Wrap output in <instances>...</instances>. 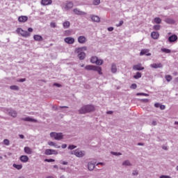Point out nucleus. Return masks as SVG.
<instances>
[{"mask_svg": "<svg viewBox=\"0 0 178 178\" xmlns=\"http://www.w3.org/2000/svg\"><path fill=\"white\" fill-rule=\"evenodd\" d=\"M134 70H144V67H142L141 65H136L133 67Z\"/></svg>", "mask_w": 178, "mask_h": 178, "instance_id": "5701e85b", "label": "nucleus"}, {"mask_svg": "<svg viewBox=\"0 0 178 178\" xmlns=\"http://www.w3.org/2000/svg\"><path fill=\"white\" fill-rule=\"evenodd\" d=\"M41 5H42V6H47L48 5H52V0H42Z\"/></svg>", "mask_w": 178, "mask_h": 178, "instance_id": "ddd939ff", "label": "nucleus"}, {"mask_svg": "<svg viewBox=\"0 0 178 178\" xmlns=\"http://www.w3.org/2000/svg\"><path fill=\"white\" fill-rule=\"evenodd\" d=\"M87 51V47H82L75 49V52H83Z\"/></svg>", "mask_w": 178, "mask_h": 178, "instance_id": "cd10ccee", "label": "nucleus"}, {"mask_svg": "<svg viewBox=\"0 0 178 178\" xmlns=\"http://www.w3.org/2000/svg\"><path fill=\"white\" fill-rule=\"evenodd\" d=\"M50 26L53 29H55V27H56V24L55 22H51Z\"/></svg>", "mask_w": 178, "mask_h": 178, "instance_id": "603ef678", "label": "nucleus"}, {"mask_svg": "<svg viewBox=\"0 0 178 178\" xmlns=\"http://www.w3.org/2000/svg\"><path fill=\"white\" fill-rule=\"evenodd\" d=\"M13 168H15V169H17V170H20L23 166L22 165L13 164Z\"/></svg>", "mask_w": 178, "mask_h": 178, "instance_id": "4c0bfd02", "label": "nucleus"}, {"mask_svg": "<svg viewBox=\"0 0 178 178\" xmlns=\"http://www.w3.org/2000/svg\"><path fill=\"white\" fill-rule=\"evenodd\" d=\"M161 51L163 52H164V54H170V52H172V51H170V49H165V48H161Z\"/></svg>", "mask_w": 178, "mask_h": 178, "instance_id": "e433bc0d", "label": "nucleus"}, {"mask_svg": "<svg viewBox=\"0 0 178 178\" xmlns=\"http://www.w3.org/2000/svg\"><path fill=\"white\" fill-rule=\"evenodd\" d=\"M24 151L25 154H28L29 155H31V154H33V149L29 147H25Z\"/></svg>", "mask_w": 178, "mask_h": 178, "instance_id": "6ab92c4d", "label": "nucleus"}, {"mask_svg": "<svg viewBox=\"0 0 178 178\" xmlns=\"http://www.w3.org/2000/svg\"><path fill=\"white\" fill-rule=\"evenodd\" d=\"M98 165H102V166H104V165H105V163H98L97 164V166H98Z\"/></svg>", "mask_w": 178, "mask_h": 178, "instance_id": "0e129e2a", "label": "nucleus"}, {"mask_svg": "<svg viewBox=\"0 0 178 178\" xmlns=\"http://www.w3.org/2000/svg\"><path fill=\"white\" fill-rule=\"evenodd\" d=\"M73 12L75 15H78L79 16H86L87 13L80 10L79 8H74Z\"/></svg>", "mask_w": 178, "mask_h": 178, "instance_id": "0eeeda50", "label": "nucleus"}, {"mask_svg": "<svg viewBox=\"0 0 178 178\" xmlns=\"http://www.w3.org/2000/svg\"><path fill=\"white\" fill-rule=\"evenodd\" d=\"M10 88V90H13L14 91H19V86L16 85L11 86Z\"/></svg>", "mask_w": 178, "mask_h": 178, "instance_id": "f704fd0d", "label": "nucleus"}, {"mask_svg": "<svg viewBox=\"0 0 178 178\" xmlns=\"http://www.w3.org/2000/svg\"><path fill=\"white\" fill-rule=\"evenodd\" d=\"M141 102H145V103H147V102H149V99H140Z\"/></svg>", "mask_w": 178, "mask_h": 178, "instance_id": "864d4df0", "label": "nucleus"}, {"mask_svg": "<svg viewBox=\"0 0 178 178\" xmlns=\"http://www.w3.org/2000/svg\"><path fill=\"white\" fill-rule=\"evenodd\" d=\"M103 63H104V60L97 58V60L96 61V63H95V64H96L97 66H101Z\"/></svg>", "mask_w": 178, "mask_h": 178, "instance_id": "c9c22d12", "label": "nucleus"}, {"mask_svg": "<svg viewBox=\"0 0 178 178\" xmlns=\"http://www.w3.org/2000/svg\"><path fill=\"white\" fill-rule=\"evenodd\" d=\"M88 168L89 170H94L95 169V163L92 161L88 163Z\"/></svg>", "mask_w": 178, "mask_h": 178, "instance_id": "f3484780", "label": "nucleus"}, {"mask_svg": "<svg viewBox=\"0 0 178 178\" xmlns=\"http://www.w3.org/2000/svg\"><path fill=\"white\" fill-rule=\"evenodd\" d=\"M136 95H143L144 97H149V95L147 94V93H143V92H140V93H137Z\"/></svg>", "mask_w": 178, "mask_h": 178, "instance_id": "de8ad7c7", "label": "nucleus"}, {"mask_svg": "<svg viewBox=\"0 0 178 178\" xmlns=\"http://www.w3.org/2000/svg\"><path fill=\"white\" fill-rule=\"evenodd\" d=\"M151 37L154 40H158L159 38V33L156 31H153L151 33Z\"/></svg>", "mask_w": 178, "mask_h": 178, "instance_id": "dca6fc26", "label": "nucleus"}, {"mask_svg": "<svg viewBox=\"0 0 178 178\" xmlns=\"http://www.w3.org/2000/svg\"><path fill=\"white\" fill-rule=\"evenodd\" d=\"M74 4L72 1H65L62 4V8L64 9V10H70V9H72L73 8Z\"/></svg>", "mask_w": 178, "mask_h": 178, "instance_id": "39448f33", "label": "nucleus"}, {"mask_svg": "<svg viewBox=\"0 0 178 178\" xmlns=\"http://www.w3.org/2000/svg\"><path fill=\"white\" fill-rule=\"evenodd\" d=\"M44 162H55V160L54 159H46Z\"/></svg>", "mask_w": 178, "mask_h": 178, "instance_id": "09e8293b", "label": "nucleus"}, {"mask_svg": "<svg viewBox=\"0 0 178 178\" xmlns=\"http://www.w3.org/2000/svg\"><path fill=\"white\" fill-rule=\"evenodd\" d=\"M62 163H63V165H67L68 163H67V161H63Z\"/></svg>", "mask_w": 178, "mask_h": 178, "instance_id": "774afa93", "label": "nucleus"}, {"mask_svg": "<svg viewBox=\"0 0 178 178\" xmlns=\"http://www.w3.org/2000/svg\"><path fill=\"white\" fill-rule=\"evenodd\" d=\"M165 23H168V24H175V22L172 18H166L165 19Z\"/></svg>", "mask_w": 178, "mask_h": 178, "instance_id": "393cba45", "label": "nucleus"}, {"mask_svg": "<svg viewBox=\"0 0 178 178\" xmlns=\"http://www.w3.org/2000/svg\"><path fill=\"white\" fill-rule=\"evenodd\" d=\"M78 42L79 44H85V42H87V38L84 36H79L78 38Z\"/></svg>", "mask_w": 178, "mask_h": 178, "instance_id": "2eb2a0df", "label": "nucleus"}, {"mask_svg": "<svg viewBox=\"0 0 178 178\" xmlns=\"http://www.w3.org/2000/svg\"><path fill=\"white\" fill-rule=\"evenodd\" d=\"M16 31L17 34H20L22 37H30V33H33V28H29L28 31L23 30L22 28H17Z\"/></svg>", "mask_w": 178, "mask_h": 178, "instance_id": "f03ea898", "label": "nucleus"}, {"mask_svg": "<svg viewBox=\"0 0 178 178\" xmlns=\"http://www.w3.org/2000/svg\"><path fill=\"white\" fill-rule=\"evenodd\" d=\"M111 72L112 73H116V72H118V68L115 63L111 64Z\"/></svg>", "mask_w": 178, "mask_h": 178, "instance_id": "c756f323", "label": "nucleus"}, {"mask_svg": "<svg viewBox=\"0 0 178 178\" xmlns=\"http://www.w3.org/2000/svg\"><path fill=\"white\" fill-rule=\"evenodd\" d=\"M3 144H4V145H9V144H10L9 140H8V139H4V140H3Z\"/></svg>", "mask_w": 178, "mask_h": 178, "instance_id": "c03bdc74", "label": "nucleus"}, {"mask_svg": "<svg viewBox=\"0 0 178 178\" xmlns=\"http://www.w3.org/2000/svg\"><path fill=\"white\" fill-rule=\"evenodd\" d=\"M54 86L55 87H58V88L62 87V85H60V83H54Z\"/></svg>", "mask_w": 178, "mask_h": 178, "instance_id": "5fc2aeb1", "label": "nucleus"}, {"mask_svg": "<svg viewBox=\"0 0 178 178\" xmlns=\"http://www.w3.org/2000/svg\"><path fill=\"white\" fill-rule=\"evenodd\" d=\"M154 22L156 24H161V23H162V19L159 17H156L154 19Z\"/></svg>", "mask_w": 178, "mask_h": 178, "instance_id": "473e14b6", "label": "nucleus"}, {"mask_svg": "<svg viewBox=\"0 0 178 178\" xmlns=\"http://www.w3.org/2000/svg\"><path fill=\"white\" fill-rule=\"evenodd\" d=\"M101 3V0H93L92 4L95 6L99 5Z\"/></svg>", "mask_w": 178, "mask_h": 178, "instance_id": "ea45409f", "label": "nucleus"}, {"mask_svg": "<svg viewBox=\"0 0 178 178\" xmlns=\"http://www.w3.org/2000/svg\"><path fill=\"white\" fill-rule=\"evenodd\" d=\"M97 60H98V58L97 56H92L90 59L91 63H97Z\"/></svg>", "mask_w": 178, "mask_h": 178, "instance_id": "72a5a7b5", "label": "nucleus"}, {"mask_svg": "<svg viewBox=\"0 0 178 178\" xmlns=\"http://www.w3.org/2000/svg\"><path fill=\"white\" fill-rule=\"evenodd\" d=\"M165 79L167 80V81H172V78L170 75H165Z\"/></svg>", "mask_w": 178, "mask_h": 178, "instance_id": "a19ab883", "label": "nucleus"}, {"mask_svg": "<svg viewBox=\"0 0 178 178\" xmlns=\"http://www.w3.org/2000/svg\"><path fill=\"white\" fill-rule=\"evenodd\" d=\"M149 52V49H144L140 51V56H143V55H146V56H151V53Z\"/></svg>", "mask_w": 178, "mask_h": 178, "instance_id": "1a4fd4ad", "label": "nucleus"}, {"mask_svg": "<svg viewBox=\"0 0 178 178\" xmlns=\"http://www.w3.org/2000/svg\"><path fill=\"white\" fill-rule=\"evenodd\" d=\"M153 29H154V30H160V29H161V25H154V26H153Z\"/></svg>", "mask_w": 178, "mask_h": 178, "instance_id": "49530a36", "label": "nucleus"}, {"mask_svg": "<svg viewBox=\"0 0 178 178\" xmlns=\"http://www.w3.org/2000/svg\"><path fill=\"white\" fill-rule=\"evenodd\" d=\"M64 41L67 44H74V38H70V37L65 38L64 39Z\"/></svg>", "mask_w": 178, "mask_h": 178, "instance_id": "f8f14e48", "label": "nucleus"}, {"mask_svg": "<svg viewBox=\"0 0 178 178\" xmlns=\"http://www.w3.org/2000/svg\"><path fill=\"white\" fill-rule=\"evenodd\" d=\"M95 72H97L98 74H102V68L96 65Z\"/></svg>", "mask_w": 178, "mask_h": 178, "instance_id": "c85d7f7f", "label": "nucleus"}, {"mask_svg": "<svg viewBox=\"0 0 178 178\" xmlns=\"http://www.w3.org/2000/svg\"><path fill=\"white\" fill-rule=\"evenodd\" d=\"M19 81V83H24V81H26V79H20Z\"/></svg>", "mask_w": 178, "mask_h": 178, "instance_id": "bf43d9fd", "label": "nucleus"}, {"mask_svg": "<svg viewBox=\"0 0 178 178\" xmlns=\"http://www.w3.org/2000/svg\"><path fill=\"white\" fill-rule=\"evenodd\" d=\"M168 41L170 42H175V41H177V35H172L168 38Z\"/></svg>", "mask_w": 178, "mask_h": 178, "instance_id": "a211bd4d", "label": "nucleus"}, {"mask_svg": "<svg viewBox=\"0 0 178 178\" xmlns=\"http://www.w3.org/2000/svg\"><path fill=\"white\" fill-rule=\"evenodd\" d=\"M122 166H133V164L129 160L122 162Z\"/></svg>", "mask_w": 178, "mask_h": 178, "instance_id": "bb28decb", "label": "nucleus"}, {"mask_svg": "<svg viewBox=\"0 0 178 178\" xmlns=\"http://www.w3.org/2000/svg\"><path fill=\"white\" fill-rule=\"evenodd\" d=\"M71 155H75L77 158H83L86 156V152L76 149L71 152Z\"/></svg>", "mask_w": 178, "mask_h": 178, "instance_id": "7ed1b4c3", "label": "nucleus"}, {"mask_svg": "<svg viewBox=\"0 0 178 178\" xmlns=\"http://www.w3.org/2000/svg\"><path fill=\"white\" fill-rule=\"evenodd\" d=\"M134 78H135L136 79H141L140 72H136V74L134 76Z\"/></svg>", "mask_w": 178, "mask_h": 178, "instance_id": "58836bf2", "label": "nucleus"}, {"mask_svg": "<svg viewBox=\"0 0 178 178\" xmlns=\"http://www.w3.org/2000/svg\"><path fill=\"white\" fill-rule=\"evenodd\" d=\"M33 39L35 40V41H42V40H44L42 38V36H41L40 35H35L33 36Z\"/></svg>", "mask_w": 178, "mask_h": 178, "instance_id": "a878e982", "label": "nucleus"}, {"mask_svg": "<svg viewBox=\"0 0 178 178\" xmlns=\"http://www.w3.org/2000/svg\"><path fill=\"white\" fill-rule=\"evenodd\" d=\"M152 126H156V121H152Z\"/></svg>", "mask_w": 178, "mask_h": 178, "instance_id": "e2e57ef3", "label": "nucleus"}, {"mask_svg": "<svg viewBox=\"0 0 178 178\" xmlns=\"http://www.w3.org/2000/svg\"><path fill=\"white\" fill-rule=\"evenodd\" d=\"M96 65H89L85 67L86 70H93L95 72Z\"/></svg>", "mask_w": 178, "mask_h": 178, "instance_id": "4be33fe9", "label": "nucleus"}, {"mask_svg": "<svg viewBox=\"0 0 178 178\" xmlns=\"http://www.w3.org/2000/svg\"><path fill=\"white\" fill-rule=\"evenodd\" d=\"M131 88H132L133 90H136V89L137 88V84L133 83V84L131 86Z\"/></svg>", "mask_w": 178, "mask_h": 178, "instance_id": "3c124183", "label": "nucleus"}, {"mask_svg": "<svg viewBox=\"0 0 178 178\" xmlns=\"http://www.w3.org/2000/svg\"><path fill=\"white\" fill-rule=\"evenodd\" d=\"M165 108H166L165 105H160V109H161V111H164Z\"/></svg>", "mask_w": 178, "mask_h": 178, "instance_id": "4d7b16f0", "label": "nucleus"}, {"mask_svg": "<svg viewBox=\"0 0 178 178\" xmlns=\"http://www.w3.org/2000/svg\"><path fill=\"white\" fill-rule=\"evenodd\" d=\"M112 155H115V156H119L122 155V153L120 152H111Z\"/></svg>", "mask_w": 178, "mask_h": 178, "instance_id": "79ce46f5", "label": "nucleus"}, {"mask_svg": "<svg viewBox=\"0 0 178 178\" xmlns=\"http://www.w3.org/2000/svg\"><path fill=\"white\" fill-rule=\"evenodd\" d=\"M29 20V17H27V16H20L18 18V22H19V23H26V21Z\"/></svg>", "mask_w": 178, "mask_h": 178, "instance_id": "4468645a", "label": "nucleus"}, {"mask_svg": "<svg viewBox=\"0 0 178 178\" xmlns=\"http://www.w3.org/2000/svg\"><path fill=\"white\" fill-rule=\"evenodd\" d=\"M150 66H151V67H153V69H158V67L161 68V67H163L162 63H159V64L153 63V64L150 65Z\"/></svg>", "mask_w": 178, "mask_h": 178, "instance_id": "412c9836", "label": "nucleus"}, {"mask_svg": "<svg viewBox=\"0 0 178 178\" xmlns=\"http://www.w3.org/2000/svg\"><path fill=\"white\" fill-rule=\"evenodd\" d=\"M154 106L155 108H159L161 106V104H159V103H156L154 104Z\"/></svg>", "mask_w": 178, "mask_h": 178, "instance_id": "13d9d810", "label": "nucleus"}, {"mask_svg": "<svg viewBox=\"0 0 178 178\" xmlns=\"http://www.w3.org/2000/svg\"><path fill=\"white\" fill-rule=\"evenodd\" d=\"M78 54V58L80 60H84L86 58V53L84 51L75 52Z\"/></svg>", "mask_w": 178, "mask_h": 178, "instance_id": "9b49d317", "label": "nucleus"}, {"mask_svg": "<svg viewBox=\"0 0 178 178\" xmlns=\"http://www.w3.org/2000/svg\"><path fill=\"white\" fill-rule=\"evenodd\" d=\"M160 178H172V177L169 175H161L160 176Z\"/></svg>", "mask_w": 178, "mask_h": 178, "instance_id": "6e6d98bb", "label": "nucleus"}, {"mask_svg": "<svg viewBox=\"0 0 178 178\" xmlns=\"http://www.w3.org/2000/svg\"><path fill=\"white\" fill-rule=\"evenodd\" d=\"M44 154L45 155H58V152L52 149H47Z\"/></svg>", "mask_w": 178, "mask_h": 178, "instance_id": "6e6552de", "label": "nucleus"}, {"mask_svg": "<svg viewBox=\"0 0 178 178\" xmlns=\"http://www.w3.org/2000/svg\"><path fill=\"white\" fill-rule=\"evenodd\" d=\"M108 31H113V27H108Z\"/></svg>", "mask_w": 178, "mask_h": 178, "instance_id": "052dcab7", "label": "nucleus"}, {"mask_svg": "<svg viewBox=\"0 0 178 178\" xmlns=\"http://www.w3.org/2000/svg\"><path fill=\"white\" fill-rule=\"evenodd\" d=\"M112 113H113V111H108L107 112L108 115H112Z\"/></svg>", "mask_w": 178, "mask_h": 178, "instance_id": "338daca9", "label": "nucleus"}, {"mask_svg": "<svg viewBox=\"0 0 178 178\" xmlns=\"http://www.w3.org/2000/svg\"><path fill=\"white\" fill-rule=\"evenodd\" d=\"M3 111L6 113H8V115H10V116H12L13 118H16V116H17V113L16 112V111L12 108H4Z\"/></svg>", "mask_w": 178, "mask_h": 178, "instance_id": "423d86ee", "label": "nucleus"}, {"mask_svg": "<svg viewBox=\"0 0 178 178\" xmlns=\"http://www.w3.org/2000/svg\"><path fill=\"white\" fill-rule=\"evenodd\" d=\"M91 19H92V22H96V23H99V22H100V20H101L99 17H98L97 15H92Z\"/></svg>", "mask_w": 178, "mask_h": 178, "instance_id": "aec40b11", "label": "nucleus"}, {"mask_svg": "<svg viewBox=\"0 0 178 178\" xmlns=\"http://www.w3.org/2000/svg\"><path fill=\"white\" fill-rule=\"evenodd\" d=\"M20 161L21 162H29V156H26V155H23L20 156Z\"/></svg>", "mask_w": 178, "mask_h": 178, "instance_id": "b1692460", "label": "nucleus"}, {"mask_svg": "<svg viewBox=\"0 0 178 178\" xmlns=\"http://www.w3.org/2000/svg\"><path fill=\"white\" fill-rule=\"evenodd\" d=\"M19 138H22V139H23V138H24V135H19Z\"/></svg>", "mask_w": 178, "mask_h": 178, "instance_id": "69168bd1", "label": "nucleus"}, {"mask_svg": "<svg viewBox=\"0 0 178 178\" xmlns=\"http://www.w3.org/2000/svg\"><path fill=\"white\" fill-rule=\"evenodd\" d=\"M74 148H77V146L76 145H70L69 147H68V149H74Z\"/></svg>", "mask_w": 178, "mask_h": 178, "instance_id": "a18cd8bd", "label": "nucleus"}, {"mask_svg": "<svg viewBox=\"0 0 178 178\" xmlns=\"http://www.w3.org/2000/svg\"><path fill=\"white\" fill-rule=\"evenodd\" d=\"M66 147H67V145H66V144H63L61 145V148H63V149L66 148Z\"/></svg>", "mask_w": 178, "mask_h": 178, "instance_id": "680f3d73", "label": "nucleus"}, {"mask_svg": "<svg viewBox=\"0 0 178 178\" xmlns=\"http://www.w3.org/2000/svg\"><path fill=\"white\" fill-rule=\"evenodd\" d=\"M95 111V107L92 105H85L83 106L79 110V113L80 115H85V113H90Z\"/></svg>", "mask_w": 178, "mask_h": 178, "instance_id": "f257e3e1", "label": "nucleus"}, {"mask_svg": "<svg viewBox=\"0 0 178 178\" xmlns=\"http://www.w3.org/2000/svg\"><path fill=\"white\" fill-rule=\"evenodd\" d=\"M63 26L64 29H69L70 27V22L69 21H65L63 24Z\"/></svg>", "mask_w": 178, "mask_h": 178, "instance_id": "2f4dec72", "label": "nucleus"}, {"mask_svg": "<svg viewBox=\"0 0 178 178\" xmlns=\"http://www.w3.org/2000/svg\"><path fill=\"white\" fill-rule=\"evenodd\" d=\"M48 145H50L51 147H55V148H60V146H58V145H56V143H55L52 141L48 142Z\"/></svg>", "mask_w": 178, "mask_h": 178, "instance_id": "7c9ffc66", "label": "nucleus"}, {"mask_svg": "<svg viewBox=\"0 0 178 178\" xmlns=\"http://www.w3.org/2000/svg\"><path fill=\"white\" fill-rule=\"evenodd\" d=\"M50 137L51 138H54V139L57 140L58 141H60V140H63V134L51 132V133H50Z\"/></svg>", "mask_w": 178, "mask_h": 178, "instance_id": "20e7f679", "label": "nucleus"}, {"mask_svg": "<svg viewBox=\"0 0 178 178\" xmlns=\"http://www.w3.org/2000/svg\"><path fill=\"white\" fill-rule=\"evenodd\" d=\"M138 170H134L132 171V176H138Z\"/></svg>", "mask_w": 178, "mask_h": 178, "instance_id": "37998d69", "label": "nucleus"}, {"mask_svg": "<svg viewBox=\"0 0 178 178\" xmlns=\"http://www.w3.org/2000/svg\"><path fill=\"white\" fill-rule=\"evenodd\" d=\"M121 26H123V20L120 21L119 24H116V27H120Z\"/></svg>", "mask_w": 178, "mask_h": 178, "instance_id": "8fccbe9b", "label": "nucleus"}, {"mask_svg": "<svg viewBox=\"0 0 178 178\" xmlns=\"http://www.w3.org/2000/svg\"><path fill=\"white\" fill-rule=\"evenodd\" d=\"M21 120H23L24 122H31L33 123H37V120L30 117L22 118H21Z\"/></svg>", "mask_w": 178, "mask_h": 178, "instance_id": "9d476101", "label": "nucleus"}]
</instances>
